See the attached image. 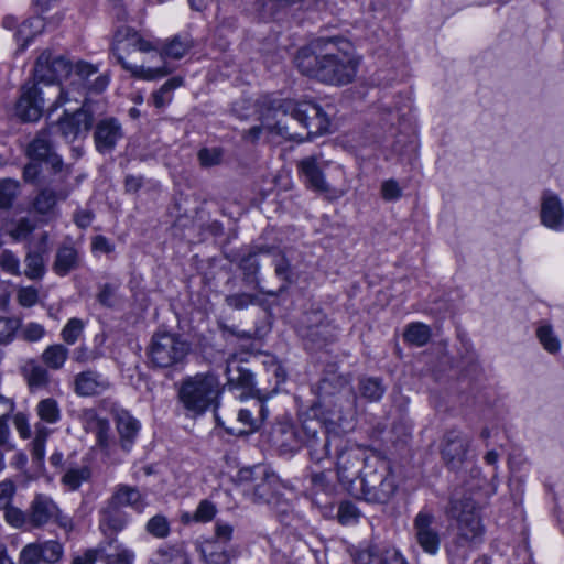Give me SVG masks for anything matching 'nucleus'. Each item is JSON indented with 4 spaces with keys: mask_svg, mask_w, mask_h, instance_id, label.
<instances>
[{
    "mask_svg": "<svg viewBox=\"0 0 564 564\" xmlns=\"http://www.w3.org/2000/svg\"><path fill=\"white\" fill-rule=\"evenodd\" d=\"M72 70L70 61L63 55H54L51 50H44L36 58L33 82L21 87L14 115L22 122H35L42 117L45 107L52 112L70 101V91L62 86L61 80L69 76Z\"/></svg>",
    "mask_w": 564,
    "mask_h": 564,
    "instance_id": "nucleus-1",
    "label": "nucleus"
},
{
    "mask_svg": "<svg viewBox=\"0 0 564 564\" xmlns=\"http://www.w3.org/2000/svg\"><path fill=\"white\" fill-rule=\"evenodd\" d=\"M263 126L285 139L299 142L329 131V113L314 100L297 101L267 96L261 101Z\"/></svg>",
    "mask_w": 564,
    "mask_h": 564,
    "instance_id": "nucleus-2",
    "label": "nucleus"
},
{
    "mask_svg": "<svg viewBox=\"0 0 564 564\" xmlns=\"http://www.w3.org/2000/svg\"><path fill=\"white\" fill-rule=\"evenodd\" d=\"M294 61L303 75L336 86L351 83L359 65L352 44L343 37L316 39Z\"/></svg>",
    "mask_w": 564,
    "mask_h": 564,
    "instance_id": "nucleus-3",
    "label": "nucleus"
},
{
    "mask_svg": "<svg viewBox=\"0 0 564 564\" xmlns=\"http://www.w3.org/2000/svg\"><path fill=\"white\" fill-rule=\"evenodd\" d=\"M106 105L102 100L85 98L82 106L74 110H65L55 127L66 142L86 138L93 132L95 150L101 155L115 152L126 133L121 121L113 116H104Z\"/></svg>",
    "mask_w": 564,
    "mask_h": 564,
    "instance_id": "nucleus-4",
    "label": "nucleus"
},
{
    "mask_svg": "<svg viewBox=\"0 0 564 564\" xmlns=\"http://www.w3.org/2000/svg\"><path fill=\"white\" fill-rule=\"evenodd\" d=\"M29 162L23 169V178L30 184L66 182L70 171L56 147L48 130H40L25 148Z\"/></svg>",
    "mask_w": 564,
    "mask_h": 564,
    "instance_id": "nucleus-5",
    "label": "nucleus"
},
{
    "mask_svg": "<svg viewBox=\"0 0 564 564\" xmlns=\"http://www.w3.org/2000/svg\"><path fill=\"white\" fill-rule=\"evenodd\" d=\"M283 434L285 441L281 443L282 447L293 452L303 444L307 448L310 460L316 464L329 457L330 447L336 449L345 437L335 427L317 419H307L300 430L289 427Z\"/></svg>",
    "mask_w": 564,
    "mask_h": 564,
    "instance_id": "nucleus-6",
    "label": "nucleus"
},
{
    "mask_svg": "<svg viewBox=\"0 0 564 564\" xmlns=\"http://www.w3.org/2000/svg\"><path fill=\"white\" fill-rule=\"evenodd\" d=\"M398 484L390 462L381 456H371L357 484V496L368 503L386 505L395 495Z\"/></svg>",
    "mask_w": 564,
    "mask_h": 564,
    "instance_id": "nucleus-7",
    "label": "nucleus"
},
{
    "mask_svg": "<svg viewBox=\"0 0 564 564\" xmlns=\"http://www.w3.org/2000/svg\"><path fill=\"white\" fill-rule=\"evenodd\" d=\"M221 386L213 372L196 373L185 378L178 390L183 406L193 415H200L208 409L216 410Z\"/></svg>",
    "mask_w": 564,
    "mask_h": 564,
    "instance_id": "nucleus-8",
    "label": "nucleus"
},
{
    "mask_svg": "<svg viewBox=\"0 0 564 564\" xmlns=\"http://www.w3.org/2000/svg\"><path fill=\"white\" fill-rule=\"evenodd\" d=\"M192 345L182 335L155 332L147 347L149 364L154 369L178 370L186 364Z\"/></svg>",
    "mask_w": 564,
    "mask_h": 564,
    "instance_id": "nucleus-9",
    "label": "nucleus"
},
{
    "mask_svg": "<svg viewBox=\"0 0 564 564\" xmlns=\"http://www.w3.org/2000/svg\"><path fill=\"white\" fill-rule=\"evenodd\" d=\"M371 456H378V454L344 437L335 451V466L339 482L350 491L357 489V484L362 478Z\"/></svg>",
    "mask_w": 564,
    "mask_h": 564,
    "instance_id": "nucleus-10",
    "label": "nucleus"
},
{
    "mask_svg": "<svg viewBox=\"0 0 564 564\" xmlns=\"http://www.w3.org/2000/svg\"><path fill=\"white\" fill-rule=\"evenodd\" d=\"M445 513L448 518L456 520L457 540L460 544L478 545L482 543L485 527L481 523L476 502L471 498H451Z\"/></svg>",
    "mask_w": 564,
    "mask_h": 564,
    "instance_id": "nucleus-11",
    "label": "nucleus"
},
{
    "mask_svg": "<svg viewBox=\"0 0 564 564\" xmlns=\"http://www.w3.org/2000/svg\"><path fill=\"white\" fill-rule=\"evenodd\" d=\"M28 520L32 528H42L54 521L65 530H72V519L63 514L55 501L43 494L35 495L28 509Z\"/></svg>",
    "mask_w": 564,
    "mask_h": 564,
    "instance_id": "nucleus-12",
    "label": "nucleus"
},
{
    "mask_svg": "<svg viewBox=\"0 0 564 564\" xmlns=\"http://www.w3.org/2000/svg\"><path fill=\"white\" fill-rule=\"evenodd\" d=\"M471 438L457 429L447 430L441 441L440 452L445 466L454 471L460 470L469 453Z\"/></svg>",
    "mask_w": 564,
    "mask_h": 564,
    "instance_id": "nucleus-13",
    "label": "nucleus"
},
{
    "mask_svg": "<svg viewBox=\"0 0 564 564\" xmlns=\"http://www.w3.org/2000/svg\"><path fill=\"white\" fill-rule=\"evenodd\" d=\"M413 533L420 547L430 555L437 554L441 532L436 517L431 510L422 509L413 519Z\"/></svg>",
    "mask_w": 564,
    "mask_h": 564,
    "instance_id": "nucleus-14",
    "label": "nucleus"
},
{
    "mask_svg": "<svg viewBox=\"0 0 564 564\" xmlns=\"http://www.w3.org/2000/svg\"><path fill=\"white\" fill-rule=\"evenodd\" d=\"M64 553L63 545L57 541L29 543L22 547L19 556L20 564H55Z\"/></svg>",
    "mask_w": 564,
    "mask_h": 564,
    "instance_id": "nucleus-15",
    "label": "nucleus"
},
{
    "mask_svg": "<svg viewBox=\"0 0 564 564\" xmlns=\"http://www.w3.org/2000/svg\"><path fill=\"white\" fill-rule=\"evenodd\" d=\"M281 487L279 477L264 470L252 488L253 502L271 505L274 508L286 507L288 502L281 499Z\"/></svg>",
    "mask_w": 564,
    "mask_h": 564,
    "instance_id": "nucleus-16",
    "label": "nucleus"
},
{
    "mask_svg": "<svg viewBox=\"0 0 564 564\" xmlns=\"http://www.w3.org/2000/svg\"><path fill=\"white\" fill-rule=\"evenodd\" d=\"M306 326L303 336L312 343L314 347H323L335 338V328L326 319L321 311H314L306 315Z\"/></svg>",
    "mask_w": 564,
    "mask_h": 564,
    "instance_id": "nucleus-17",
    "label": "nucleus"
},
{
    "mask_svg": "<svg viewBox=\"0 0 564 564\" xmlns=\"http://www.w3.org/2000/svg\"><path fill=\"white\" fill-rule=\"evenodd\" d=\"M540 221L552 230L564 228V205L560 196L550 189L543 191L541 195Z\"/></svg>",
    "mask_w": 564,
    "mask_h": 564,
    "instance_id": "nucleus-18",
    "label": "nucleus"
},
{
    "mask_svg": "<svg viewBox=\"0 0 564 564\" xmlns=\"http://www.w3.org/2000/svg\"><path fill=\"white\" fill-rule=\"evenodd\" d=\"M110 387L111 383L108 378L91 369L77 373L74 379V391L80 397L98 395Z\"/></svg>",
    "mask_w": 564,
    "mask_h": 564,
    "instance_id": "nucleus-19",
    "label": "nucleus"
},
{
    "mask_svg": "<svg viewBox=\"0 0 564 564\" xmlns=\"http://www.w3.org/2000/svg\"><path fill=\"white\" fill-rule=\"evenodd\" d=\"M117 431L120 436V444L124 451H130L140 430V423L127 410L113 405L111 408Z\"/></svg>",
    "mask_w": 564,
    "mask_h": 564,
    "instance_id": "nucleus-20",
    "label": "nucleus"
},
{
    "mask_svg": "<svg viewBox=\"0 0 564 564\" xmlns=\"http://www.w3.org/2000/svg\"><path fill=\"white\" fill-rule=\"evenodd\" d=\"M66 182L35 184L40 187V193L34 199V209L40 214H47L53 209L58 200H64L68 196L65 187Z\"/></svg>",
    "mask_w": 564,
    "mask_h": 564,
    "instance_id": "nucleus-21",
    "label": "nucleus"
},
{
    "mask_svg": "<svg viewBox=\"0 0 564 564\" xmlns=\"http://www.w3.org/2000/svg\"><path fill=\"white\" fill-rule=\"evenodd\" d=\"M355 564H409L401 552L395 547L379 549L370 546L359 551L355 556Z\"/></svg>",
    "mask_w": 564,
    "mask_h": 564,
    "instance_id": "nucleus-22",
    "label": "nucleus"
},
{
    "mask_svg": "<svg viewBox=\"0 0 564 564\" xmlns=\"http://www.w3.org/2000/svg\"><path fill=\"white\" fill-rule=\"evenodd\" d=\"M297 167L310 188L322 193L328 192L329 186L325 181L323 166H321L316 156L304 158L299 162Z\"/></svg>",
    "mask_w": 564,
    "mask_h": 564,
    "instance_id": "nucleus-23",
    "label": "nucleus"
},
{
    "mask_svg": "<svg viewBox=\"0 0 564 564\" xmlns=\"http://www.w3.org/2000/svg\"><path fill=\"white\" fill-rule=\"evenodd\" d=\"M273 267L275 275L282 281L281 286L278 289V291H268L261 288L257 283V289L260 293L269 295V296H278L285 292L288 288L295 282V273L294 270L290 263V260L288 257L282 253L278 252L273 256Z\"/></svg>",
    "mask_w": 564,
    "mask_h": 564,
    "instance_id": "nucleus-24",
    "label": "nucleus"
},
{
    "mask_svg": "<svg viewBox=\"0 0 564 564\" xmlns=\"http://www.w3.org/2000/svg\"><path fill=\"white\" fill-rule=\"evenodd\" d=\"M37 223L35 218L21 217L17 220L8 221L3 228V235L11 237L12 243L29 242V238L36 228Z\"/></svg>",
    "mask_w": 564,
    "mask_h": 564,
    "instance_id": "nucleus-25",
    "label": "nucleus"
},
{
    "mask_svg": "<svg viewBox=\"0 0 564 564\" xmlns=\"http://www.w3.org/2000/svg\"><path fill=\"white\" fill-rule=\"evenodd\" d=\"M319 390L321 397L324 399V402H326V398L338 394L336 397V402L334 405L340 403L343 393L347 395L351 394L349 379L341 375H332L323 378L319 383Z\"/></svg>",
    "mask_w": 564,
    "mask_h": 564,
    "instance_id": "nucleus-26",
    "label": "nucleus"
},
{
    "mask_svg": "<svg viewBox=\"0 0 564 564\" xmlns=\"http://www.w3.org/2000/svg\"><path fill=\"white\" fill-rule=\"evenodd\" d=\"M227 384L230 389H241L242 394H253L259 392L254 389L253 373L242 367L231 369L229 366L226 368Z\"/></svg>",
    "mask_w": 564,
    "mask_h": 564,
    "instance_id": "nucleus-27",
    "label": "nucleus"
},
{
    "mask_svg": "<svg viewBox=\"0 0 564 564\" xmlns=\"http://www.w3.org/2000/svg\"><path fill=\"white\" fill-rule=\"evenodd\" d=\"M127 524V516L119 508L108 503L101 512L100 529L106 535L117 534Z\"/></svg>",
    "mask_w": 564,
    "mask_h": 564,
    "instance_id": "nucleus-28",
    "label": "nucleus"
},
{
    "mask_svg": "<svg viewBox=\"0 0 564 564\" xmlns=\"http://www.w3.org/2000/svg\"><path fill=\"white\" fill-rule=\"evenodd\" d=\"M194 46L193 39L185 34H177L169 40L161 48V57H170L173 59H181Z\"/></svg>",
    "mask_w": 564,
    "mask_h": 564,
    "instance_id": "nucleus-29",
    "label": "nucleus"
},
{
    "mask_svg": "<svg viewBox=\"0 0 564 564\" xmlns=\"http://www.w3.org/2000/svg\"><path fill=\"white\" fill-rule=\"evenodd\" d=\"M113 56H115L117 63H119L124 70L129 72L135 78L153 80L156 78L164 77L171 73V70L164 66L156 67V68H144L143 66L132 65V64L128 63L123 58V56L120 55L119 53H117L115 50H113Z\"/></svg>",
    "mask_w": 564,
    "mask_h": 564,
    "instance_id": "nucleus-30",
    "label": "nucleus"
},
{
    "mask_svg": "<svg viewBox=\"0 0 564 564\" xmlns=\"http://www.w3.org/2000/svg\"><path fill=\"white\" fill-rule=\"evenodd\" d=\"M108 503L119 509L124 506L139 509L142 507V496L135 487L119 485Z\"/></svg>",
    "mask_w": 564,
    "mask_h": 564,
    "instance_id": "nucleus-31",
    "label": "nucleus"
},
{
    "mask_svg": "<svg viewBox=\"0 0 564 564\" xmlns=\"http://www.w3.org/2000/svg\"><path fill=\"white\" fill-rule=\"evenodd\" d=\"M44 29V22L41 18L34 17L28 20H24L19 26L14 34L18 42L21 43V47L25 48L29 43L40 34Z\"/></svg>",
    "mask_w": 564,
    "mask_h": 564,
    "instance_id": "nucleus-32",
    "label": "nucleus"
},
{
    "mask_svg": "<svg viewBox=\"0 0 564 564\" xmlns=\"http://www.w3.org/2000/svg\"><path fill=\"white\" fill-rule=\"evenodd\" d=\"M205 564H231V561L239 556L236 547L219 550L215 544H208L203 549Z\"/></svg>",
    "mask_w": 564,
    "mask_h": 564,
    "instance_id": "nucleus-33",
    "label": "nucleus"
},
{
    "mask_svg": "<svg viewBox=\"0 0 564 564\" xmlns=\"http://www.w3.org/2000/svg\"><path fill=\"white\" fill-rule=\"evenodd\" d=\"M358 389L360 395L368 401H379L386 392L382 379L377 377L360 378Z\"/></svg>",
    "mask_w": 564,
    "mask_h": 564,
    "instance_id": "nucleus-34",
    "label": "nucleus"
},
{
    "mask_svg": "<svg viewBox=\"0 0 564 564\" xmlns=\"http://www.w3.org/2000/svg\"><path fill=\"white\" fill-rule=\"evenodd\" d=\"M184 85V78L174 76L167 79L160 89L152 93L151 98L156 108H163L172 100V93L174 89Z\"/></svg>",
    "mask_w": 564,
    "mask_h": 564,
    "instance_id": "nucleus-35",
    "label": "nucleus"
},
{
    "mask_svg": "<svg viewBox=\"0 0 564 564\" xmlns=\"http://www.w3.org/2000/svg\"><path fill=\"white\" fill-rule=\"evenodd\" d=\"M188 557L182 545L160 547L152 564H188Z\"/></svg>",
    "mask_w": 564,
    "mask_h": 564,
    "instance_id": "nucleus-36",
    "label": "nucleus"
},
{
    "mask_svg": "<svg viewBox=\"0 0 564 564\" xmlns=\"http://www.w3.org/2000/svg\"><path fill=\"white\" fill-rule=\"evenodd\" d=\"M87 416V429L96 434L98 445L106 447L109 440V421L107 419L99 417L94 411H89Z\"/></svg>",
    "mask_w": 564,
    "mask_h": 564,
    "instance_id": "nucleus-37",
    "label": "nucleus"
},
{
    "mask_svg": "<svg viewBox=\"0 0 564 564\" xmlns=\"http://www.w3.org/2000/svg\"><path fill=\"white\" fill-rule=\"evenodd\" d=\"M79 262L76 249H58L54 262V270L59 275H65L77 268Z\"/></svg>",
    "mask_w": 564,
    "mask_h": 564,
    "instance_id": "nucleus-38",
    "label": "nucleus"
},
{
    "mask_svg": "<svg viewBox=\"0 0 564 564\" xmlns=\"http://www.w3.org/2000/svg\"><path fill=\"white\" fill-rule=\"evenodd\" d=\"M68 357V349L62 344L48 346L42 354V361L51 369L63 367Z\"/></svg>",
    "mask_w": 564,
    "mask_h": 564,
    "instance_id": "nucleus-39",
    "label": "nucleus"
},
{
    "mask_svg": "<svg viewBox=\"0 0 564 564\" xmlns=\"http://www.w3.org/2000/svg\"><path fill=\"white\" fill-rule=\"evenodd\" d=\"M404 340L415 345L424 346L431 338V329L423 323H411L404 330Z\"/></svg>",
    "mask_w": 564,
    "mask_h": 564,
    "instance_id": "nucleus-40",
    "label": "nucleus"
},
{
    "mask_svg": "<svg viewBox=\"0 0 564 564\" xmlns=\"http://www.w3.org/2000/svg\"><path fill=\"white\" fill-rule=\"evenodd\" d=\"M36 413L42 421L48 424H54L61 419V410L58 403L53 398L41 400L36 405Z\"/></svg>",
    "mask_w": 564,
    "mask_h": 564,
    "instance_id": "nucleus-41",
    "label": "nucleus"
},
{
    "mask_svg": "<svg viewBox=\"0 0 564 564\" xmlns=\"http://www.w3.org/2000/svg\"><path fill=\"white\" fill-rule=\"evenodd\" d=\"M206 231L215 238L214 243L219 247L230 245L237 238L236 228L231 227L225 231L221 223L214 220L207 225Z\"/></svg>",
    "mask_w": 564,
    "mask_h": 564,
    "instance_id": "nucleus-42",
    "label": "nucleus"
},
{
    "mask_svg": "<svg viewBox=\"0 0 564 564\" xmlns=\"http://www.w3.org/2000/svg\"><path fill=\"white\" fill-rule=\"evenodd\" d=\"M90 478V470L84 466L80 468H68L62 477V484L69 490H76L84 481Z\"/></svg>",
    "mask_w": 564,
    "mask_h": 564,
    "instance_id": "nucleus-43",
    "label": "nucleus"
},
{
    "mask_svg": "<svg viewBox=\"0 0 564 564\" xmlns=\"http://www.w3.org/2000/svg\"><path fill=\"white\" fill-rule=\"evenodd\" d=\"M310 480L314 491L323 492L327 497H330L336 490V485L330 478V471L312 473Z\"/></svg>",
    "mask_w": 564,
    "mask_h": 564,
    "instance_id": "nucleus-44",
    "label": "nucleus"
},
{
    "mask_svg": "<svg viewBox=\"0 0 564 564\" xmlns=\"http://www.w3.org/2000/svg\"><path fill=\"white\" fill-rule=\"evenodd\" d=\"M24 274L32 280L41 279L45 272L44 261L39 250L30 251L25 258Z\"/></svg>",
    "mask_w": 564,
    "mask_h": 564,
    "instance_id": "nucleus-45",
    "label": "nucleus"
},
{
    "mask_svg": "<svg viewBox=\"0 0 564 564\" xmlns=\"http://www.w3.org/2000/svg\"><path fill=\"white\" fill-rule=\"evenodd\" d=\"M239 269L243 272L245 280L248 282H259L257 281V273L260 269V263L258 261L257 252H249L246 256H242L238 262Z\"/></svg>",
    "mask_w": 564,
    "mask_h": 564,
    "instance_id": "nucleus-46",
    "label": "nucleus"
},
{
    "mask_svg": "<svg viewBox=\"0 0 564 564\" xmlns=\"http://www.w3.org/2000/svg\"><path fill=\"white\" fill-rule=\"evenodd\" d=\"M20 184L12 178L0 182V208L8 209L18 196Z\"/></svg>",
    "mask_w": 564,
    "mask_h": 564,
    "instance_id": "nucleus-47",
    "label": "nucleus"
},
{
    "mask_svg": "<svg viewBox=\"0 0 564 564\" xmlns=\"http://www.w3.org/2000/svg\"><path fill=\"white\" fill-rule=\"evenodd\" d=\"M97 68L86 62H78L75 66H73L72 76L74 79L72 80V85H78L83 88H86V84L90 82V77L97 74Z\"/></svg>",
    "mask_w": 564,
    "mask_h": 564,
    "instance_id": "nucleus-48",
    "label": "nucleus"
},
{
    "mask_svg": "<svg viewBox=\"0 0 564 564\" xmlns=\"http://www.w3.org/2000/svg\"><path fill=\"white\" fill-rule=\"evenodd\" d=\"M536 336L544 347L551 354H555L561 348V343L558 338L555 336L552 327L550 325H542L536 330Z\"/></svg>",
    "mask_w": 564,
    "mask_h": 564,
    "instance_id": "nucleus-49",
    "label": "nucleus"
},
{
    "mask_svg": "<svg viewBox=\"0 0 564 564\" xmlns=\"http://www.w3.org/2000/svg\"><path fill=\"white\" fill-rule=\"evenodd\" d=\"M145 530L149 534L158 539H165L170 534V522L166 517L156 514L152 517L147 525Z\"/></svg>",
    "mask_w": 564,
    "mask_h": 564,
    "instance_id": "nucleus-50",
    "label": "nucleus"
},
{
    "mask_svg": "<svg viewBox=\"0 0 564 564\" xmlns=\"http://www.w3.org/2000/svg\"><path fill=\"white\" fill-rule=\"evenodd\" d=\"M238 422L242 425L247 426V430H240L238 432H235L232 429H227V432L229 434H250L254 431H257L260 427V420L257 419L251 410L249 409H241L238 412Z\"/></svg>",
    "mask_w": 564,
    "mask_h": 564,
    "instance_id": "nucleus-51",
    "label": "nucleus"
},
{
    "mask_svg": "<svg viewBox=\"0 0 564 564\" xmlns=\"http://www.w3.org/2000/svg\"><path fill=\"white\" fill-rule=\"evenodd\" d=\"M360 514L359 509L354 502L343 501L338 507L337 519L341 524L348 525L356 523L360 518Z\"/></svg>",
    "mask_w": 564,
    "mask_h": 564,
    "instance_id": "nucleus-52",
    "label": "nucleus"
},
{
    "mask_svg": "<svg viewBox=\"0 0 564 564\" xmlns=\"http://www.w3.org/2000/svg\"><path fill=\"white\" fill-rule=\"evenodd\" d=\"M83 329H84L83 321L74 317L67 322V324L63 328L61 335H62L63 340L66 344L73 345L77 341V339L82 335Z\"/></svg>",
    "mask_w": 564,
    "mask_h": 564,
    "instance_id": "nucleus-53",
    "label": "nucleus"
},
{
    "mask_svg": "<svg viewBox=\"0 0 564 564\" xmlns=\"http://www.w3.org/2000/svg\"><path fill=\"white\" fill-rule=\"evenodd\" d=\"M20 337L28 343H35L42 339L45 335V328L39 323H28L19 327Z\"/></svg>",
    "mask_w": 564,
    "mask_h": 564,
    "instance_id": "nucleus-54",
    "label": "nucleus"
},
{
    "mask_svg": "<svg viewBox=\"0 0 564 564\" xmlns=\"http://www.w3.org/2000/svg\"><path fill=\"white\" fill-rule=\"evenodd\" d=\"M223 154L220 148H203L198 151V160L202 166L210 167L221 163Z\"/></svg>",
    "mask_w": 564,
    "mask_h": 564,
    "instance_id": "nucleus-55",
    "label": "nucleus"
},
{
    "mask_svg": "<svg viewBox=\"0 0 564 564\" xmlns=\"http://www.w3.org/2000/svg\"><path fill=\"white\" fill-rule=\"evenodd\" d=\"M2 510L4 511V519L10 525L22 528L24 524H29L28 512L22 511L11 503Z\"/></svg>",
    "mask_w": 564,
    "mask_h": 564,
    "instance_id": "nucleus-56",
    "label": "nucleus"
},
{
    "mask_svg": "<svg viewBox=\"0 0 564 564\" xmlns=\"http://www.w3.org/2000/svg\"><path fill=\"white\" fill-rule=\"evenodd\" d=\"M256 301L257 296L249 293H235L225 297L226 304L234 310H245Z\"/></svg>",
    "mask_w": 564,
    "mask_h": 564,
    "instance_id": "nucleus-57",
    "label": "nucleus"
},
{
    "mask_svg": "<svg viewBox=\"0 0 564 564\" xmlns=\"http://www.w3.org/2000/svg\"><path fill=\"white\" fill-rule=\"evenodd\" d=\"M26 379L31 389L43 388L48 382V372L42 366H32Z\"/></svg>",
    "mask_w": 564,
    "mask_h": 564,
    "instance_id": "nucleus-58",
    "label": "nucleus"
},
{
    "mask_svg": "<svg viewBox=\"0 0 564 564\" xmlns=\"http://www.w3.org/2000/svg\"><path fill=\"white\" fill-rule=\"evenodd\" d=\"M0 267L3 271L10 274H20V262L19 259L9 250L0 249Z\"/></svg>",
    "mask_w": 564,
    "mask_h": 564,
    "instance_id": "nucleus-59",
    "label": "nucleus"
},
{
    "mask_svg": "<svg viewBox=\"0 0 564 564\" xmlns=\"http://www.w3.org/2000/svg\"><path fill=\"white\" fill-rule=\"evenodd\" d=\"M98 302L106 307H113L118 303L117 288L110 283H106L100 288L97 295Z\"/></svg>",
    "mask_w": 564,
    "mask_h": 564,
    "instance_id": "nucleus-60",
    "label": "nucleus"
},
{
    "mask_svg": "<svg viewBox=\"0 0 564 564\" xmlns=\"http://www.w3.org/2000/svg\"><path fill=\"white\" fill-rule=\"evenodd\" d=\"M1 321L4 322L7 333H0V345H8L14 339L17 330L21 326V319L17 317H3Z\"/></svg>",
    "mask_w": 564,
    "mask_h": 564,
    "instance_id": "nucleus-61",
    "label": "nucleus"
},
{
    "mask_svg": "<svg viewBox=\"0 0 564 564\" xmlns=\"http://www.w3.org/2000/svg\"><path fill=\"white\" fill-rule=\"evenodd\" d=\"M216 514V507L209 500H203L199 502L195 513L194 520L197 522L210 521Z\"/></svg>",
    "mask_w": 564,
    "mask_h": 564,
    "instance_id": "nucleus-62",
    "label": "nucleus"
},
{
    "mask_svg": "<svg viewBox=\"0 0 564 564\" xmlns=\"http://www.w3.org/2000/svg\"><path fill=\"white\" fill-rule=\"evenodd\" d=\"M381 196L384 200H397L402 196V189L393 178L387 180L381 184Z\"/></svg>",
    "mask_w": 564,
    "mask_h": 564,
    "instance_id": "nucleus-63",
    "label": "nucleus"
},
{
    "mask_svg": "<svg viewBox=\"0 0 564 564\" xmlns=\"http://www.w3.org/2000/svg\"><path fill=\"white\" fill-rule=\"evenodd\" d=\"M18 302L23 307H32L39 301V292L33 286L21 288L18 291Z\"/></svg>",
    "mask_w": 564,
    "mask_h": 564,
    "instance_id": "nucleus-64",
    "label": "nucleus"
}]
</instances>
